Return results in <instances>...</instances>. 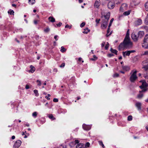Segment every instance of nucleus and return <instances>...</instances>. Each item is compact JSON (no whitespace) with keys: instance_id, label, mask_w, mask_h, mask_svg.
<instances>
[{"instance_id":"38","label":"nucleus","mask_w":148,"mask_h":148,"mask_svg":"<svg viewBox=\"0 0 148 148\" xmlns=\"http://www.w3.org/2000/svg\"><path fill=\"white\" fill-rule=\"evenodd\" d=\"M113 20L114 19H111V20H110V23L108 27H110L111 26L112 23L113 22Z\"/></svg>"},{"instance_id":"40","label":"nucleus","mask_w":148,"mask_h":148,"mask_svg":"<svg viewBox=\"0 0 148 148\" xmlns=\"http://www.w3.org/2000/svg\"><path fill=\"white\" fill-rule=\"evenodd\" d=\"M132 119V117L131 116H129L128 117V120L129 121H131Z\"/></svg>"},{"instance_id":"64","label":"nucleus","mask_w":148,"mask_h":148,"mask_svg":"<svg viewBox=\"0 0 148 148\" xmlns=\"http://www.w3.org/2000/svg\"><path fill=\"white\" fill-rule=\"evenodd\" d=\"M12 6L13 7H16V5L15 4H12Z\"/></svg>"},{"instance_id":"5","label":"nucleus","mask_w":148,"mask_h":148,"mask_svg":"<svg viewBox=\"0 0 148 148\" xmlns=\"http://www.w3.org/2000/svg\"><path fill=\"white\" fill-rule=\"evenodd\" d=\"M147 90L146 88H143L142 90L140 91L139 94L137 95V98L139 99H141L143 96V92Z\"/></svg>"},{"instance_id":"41","label":"nucleus","mask_w":148,"mask_h":148,"mask_svg":"<svg viewBox=\"0 0 148 148\" xmlns=\"http://www.w3.org/2000/svg\"><path fill=\"white\" fill-rule=\"evenodd\" d=\"M90 143L89 142H87L85 145V147H89L90 146Z\"/></svg>"},{"instance_id":"56","label":"nucleus","mask_w":148,"mask_h":148,"mask_svg":"<svg viewBox=\"0 0 148 148\" xmlns=\"http://www.w3.org/2000/svg\"><path fill=\"white\" fill-rule=\"evenodd\" d=\"M105 42H103L102 43V44H101V47H103L104 45H105Z\"/></svg>"},{"instance_id":"12","label":"nucleus","mask_w":148,"mask_h":148,"mask_svg":"<svg viewBox=\"0 0 148 148\" xmlns=\"http://www.w3.org/2000/svg\"><path fill=\"white\" fill-rule=\"evenodd\" d=\"M102 17H104L105 18H109L110 16V13L108 12L106 13H104L102 14Z\"/></svg>"},{"instance_id":"26","label":"nucleus","mask_w":148,"mask_h":148,"mask_svg":"<svg viewBox=\"0 0 148 148\" xmlns=\"http://www.w3.org/2000/svg\"><path fill=\"white\" fill-rule=\"evenodd\" d=\"M110 32V27H108V30L107 31V33L106 34V36L107 37H108V36H110L111 35V33L110 32L109 34H108V33Z\"/></svg>"},{"instance_id":"9","label":"nucleus","mask_w":148,"mask_h":148,"mask_svg":"<svg viewBox=\"0 0 148 148\" xmlns=\"http://www.w3.org/2000/svg\"><path fill=\"white\" fill-rule=\"evenodd\" d=\"M108 6L109 9H112L115 6V3L114 2L110 1L108 4Z\"/></svg>"},{"instance_id":"45","label":"nucleus","mask_w":148,"mask_h":148,"mask_svg":"<svg viewBox=\"0 0 148 148\" xmlns=\"http://www.w3.org/2000/svg\"><path fill=\"white\" fill-rule=\"evenodd\" d=\"M144 22L146 25H148V19H145Z\"/></svg>"},{"instance_id":"11","label":"nucleus","mask_w":148,"mask_h":148,"mask_svg":"<svg viewBox=\"0 0 148 148\" xmlns=\"http://www.w3.org/2000/svg\"><path fill=\"white\" fill-rule=\"evenodd\" d=\"M142 21L141 19H137L134 22V24L135 26H138L142 24Z\"/></svg>"},{"instance_id":"36","label":"nucleus","mask_w":148,"mask_h":148,"mask_svg":"<svg viewBox=\"0 0 148 148\" xmlns=\"http://www.w3.org/2000/svg\"><path fill=\"white\" fill-rule=\"evenodd\" d=\"M36 82L38 83L37 85L38 86H40L41 85V82L39 80H37Z\"/></svg>"},{"instance_id":"24","label":"nucleus","mask_w":148,"mask_h":148,"mask_svg":"<svg viewBox=\"0 0 148 148\" xmlns=\"http://www.w3.org/2000/svg\"><path fill=\"white\" fill-rule=\"evenodd\" d=\"M107 25V23H102L101 25V27L102 28H106Z\"/></svg>"},{"instance_id":"30","label":"nucleus","mask_w":148,"mask_h":148,"mask_svg":"<svg viewBox=\"0 0 148 148\" xmlns=\"http://www.w3.org/2000/svg\"><path fill=\"white\" fill-rule=\"evenodd\" d=\"M50 31V29L49 27H47L46 29H44V31L46 33H47L49 32Z\"/></svg>"},{"instance_id":"47","label":"nucleus","mask_w":148,"mask_h":148,"mask_svg":"<svg viewBox=\"0 0 148 148\" xmlns=\"http://www.w3.org/2000/svg\"><path fill=\"white\" fill-rule=\"evenodd\" d=\"M53 101L54 102H58V99L56 98H54L53 99Z\"/></svg>"},{"instance_id":"33","label":"nucleus","mask_w":148,"mask_h":148,"mask_svg":"<svg viewBox=\"0 0 148 148\" xmlns=\"http://www.w3.org/2000/svg\"><path fill=\"white\" fill-rule=\"evenodd\" d=\"M49 117L51 119H52L53 120H54L55 119V118L54 117L53 115L52 114H50L49 116Z\"/></svg>"},{"instance_id":"53","label":"nucleus","mask_w":148,"mask_h":148,"mask_svg":"<svg viewBox=\"0 0 148 148\" xmlns=\"http://www.w3.org/2000/svg\"><path fill=\"white\" fill-rule=\"evenodd\" d=\"M58 37V36L57 35H56L54 36V38L56 40H57L58 39L57 38V37Z\"/></svg>"},{"instance_id":"28","label":"nucleus","mask_w":148,"mask_h":148,"mask_svg":"<svg viewBox=\"0 0 148 148\" xmlns=\"http://www.w3.org/2000/svg\"><path fill=\"white\" fill-rule=\"evenodd\" d=\"M34 93L35 94V95L36 96H38L39 95V94L38 90H34Z\"/></svg>"},{"instance_id":"15","label":"nucleus","mask_w":148,"mask_h":148,"mask_svg":"<svg viewBox=\"0 0 148 148\" xmlns=\"http://www.w3.org/2000/svg\"><path fill=\"white\" fill-rule=\"evenodd\" d=\"M122 53L123 56L124 57H125L126 56H129L130 54V51H123Z\"/></svg>"},{"instance_id":"54","label":"nucleus","mask_w":148,"mask_h":148,"mask_svg":"<svg viewBox=\"0 0 148 148\" xmlns=\"http://www.w3.org/2000/svg\"><path fill=\"white\" fill-rule=\"evenodd\" d=\"M100 21V19H97L96 20V22L97 23H99V21Z\"/></svg>"},{"instance_id":"35","label":"nucleus","mask_w":148,"mask_h":148,"mask_svg":"<svg viewBox=\"0 0 148 148\" xmlns=\"http://www.w3.org/2000/svg\"><path fill=\"white\" fill-rule=\"evenodd\" d=\"M121 1V0H115V2L116 4L120 3Z\"/></svg>"},{"instance_id":"18","label":"nucleus","mask_w":148,"mask_h":148,"mask_svg":"<svg viewBox=\"0 0 148 148\" xmlns=\"http://www.w3.org/2000/svg\"><path fill=\"white\" fill-rule=\"evenodd\" d=\"M144 34V32L143 31H140L138 33V37L140 38L143 37Z\"/></svg>"},{"instance_id":"61","label":"nucleus","mask_w":148,"mask_h":148,"mask_svg":"<svg viewBox=\"0 0 148 148\" xmlns=\"http://www.w3.org/2000/svg\"><path fill=\"white\" fill-rule=\"evenodd\" d=\"M48 103L47 102L45 104V106L46 107H48Z\"/></svg>"},{"instance_id":"2","label":"nucleus","mask_w":148,"mask_h":148,"mask_svg":"<svg viewBox=\"0 0 148 148\" xmlns=\"http://www.w3.org/2000/svg\"><path fill=\"white\" fill-rule=\"evenodd\" d=\"M142 46L145 49L148 48V34L145 35V36Z\"/></svg>"},{"instance_id":"25","label":"nucleus","mask_w":148,"mask_h":148,"mask_svg":"<svg viewBox=\"0 0 148 148\" xmlns=\"http://www.w3.org/2000/svg\"><path fill=\"white\" fill-rule=\"evenodd\" d=\"M110 51L112 53L117 55V51L116 50L113 49L112 48H111Z\"/></svg>"},{"instance_id":"46","label":"nucleus","mask_w":148,"mask_h":148,"mask_svg":"<svg viewBox=\"0 0 148 148\" xmlns=\"http://www.w3.org/2000/svg\"><path fill=\"white\" fill-rule=\"evenodd\" d=\"M119 76V75L118 73H115L113 75V77H118Z\"/></svg>"},{"instance_id":"29","label":"nucleus","mask_w":148,"mask_h":148,"mask_svg":"<svg viewBox=\"0 0 148 148\" xmlns=\"http://www.w3.org/2000/svg\"><path fill=\"white\" fill-rule=\"evenodd\" d=\"M37 112H35L32 113V115L34 118H36L37 116Z\"/></svg>"},{"instance_id":"7","label":"nucleus","mask_w":148,"mask_h":148,"mask_svg":"<svg viewBox=\"0 0 148 148\" xmlns=\"http://www.w3.org/2000/svg\"><path fill=\"white\" fill-rule=\"evenodd\" d=\"M142 82V85L140 86V87L142 90L143 88H146L147 90L146 87L148 86V84L145 80H143Z\"/></svg>"},{"instance_id":"62","label":"nucleus","mask_w":148,"mask_h":148,"mask_svg":"<svg viewBox=\"0 0 148 148\" xmlns=\"http://www.w3.org/2000/svg\"><path fill=\"white\" fill-rule=\"evenodd\" d=\"M15 138V136H13L12 137V139H14Z\"/></svg>"},{"instance_id":"21","label":"nucleus","mask_w":148,"mask_h":148,"mask_svg":"<svg viewBox=\"0 0 148 148\" xmlns=\"http://www.w3.org/2000/svg\"><path fill=\"white\" fill-rule=\"evenodd\" d=\"M122 69L123 70L126 71H128L130 69V68L127 66H122Z\"/></svg>"},{"instance_id":"39","label":"nucleus","mask_w":148,"mask_h":148,"mask_svg":"<svg viewBox=\"0 0 148 148\" xmlns=\"http://www.w3.org/2000/svg\"><path fill=\"white\" fill-rule=\"evenodd\" d=\"M109 46V45L108 42H107V44L106 45L105 47V49H106L107 50L108 49V47Z\"/></svg>"},{"instance_id":"43","label":"nucleus","mask_w":148,"mask_h":148,"mask_svg":"<svg viewBox=\"0 0 148 148\" xmlns=\"http://www.w3.org/2000/svg\"><path fill=\"white\" fill-rule=\"evenodd\" d=\"M71 27H72L71 25V26H69V25H68L67 24L66 25V26H65V28H69V29H70L71 28Z\"/></svg>"},{"instance_id":"52","label":"nucleus","mask_w":148,"mask_h":148,"mask_svg":"<svg viewBox=\"0 0 148 148\" xmlns=\"http://www.w3.org/2000/svg\"><path fill=\"white\" fill-rule=\"evenodd\" d=\"M31 2H32L31 4L32 5H33L34 4L35 2V0H31Z\"/></svg>"},{"instance_id":"14","label":"nucleus","mask_w":148,"mask_h":148,"mask_svg":"<svg viewBox=\"0 0 148 148\" xmlns=\"http://www.w3.org/2000/svg\"><path fill=\"white\" fill-rule=\"evenodd\" d=\"M129 29H128L127 31L126 36L124 39L125 41L127 40L128 41H130V40L129 35Z\"/></svg>"},{"instance_id":"19","label":"nucleus","mask_w":148,"mask_h":148,"mask_svg":"<svg viewBox=\"0 0 148 148\" xmlns=\"http://www.w3.org/2000/svg\"><path fill=\"white\" fill-rule=\"evenodd\" d=\"M130 13V11H128L126 12H124L123 14L119 16V18L121 17H123V16H127L129 15Z\"/></svg>"},{"instance_id":"37","label":"nucleus","mask_w":148,"mask_h":148,"mask_svg":"<svg viewBox=\"0 0 148 148\" xmlns=\"http://www.w3.org/2000/svg\"><path fill=\"white\" fill-rule=\"evenodd\" d=\"M8 13L9 14H10L11 15V14H13L14 13V12L12 10H10L9 11H8Z\"/></svg>"},{"instance_id":"57","label":"nucleus","mask_w":148,"mask_h":148,"mask_svg":"<svg viewBox=\"0 0 148 148\" xmlns=\"http://www.w3.org/2000/svg\"><path fill=\"white\" fill-rule=\"evenodd\" d=\"M29 88V86L27 85H26L25 86V88L26 89H28Z\"/></svg>"},{"instance_id":"34","label":"nucleus","mask_w":148,"mask_h":148,"mask_svg":"<svg viewBox=\"0 0 148 148\" xmlns=\"http://www.w3.org/2000/svg\"><path fill=\"white\" fill-rule=\"evenodd\" d=\"M61 48L60 51L62 52H64L66 51V49L63 47H62Z\"/></svg>"},{"instance_id":"17","label":"nucleus","mask_w":148,"mask_h":148,"mask_svg":"<svg viewBox=\"0 0 148 148\" xmlns=\"http://www.w3.org/2000/svg\"><path fill=\"white\" fill-rule=\"evenodd\" d=\"M135 105L138 110H141V103L139 102H137L136 103Z\"/></svg>"},{"instance_id":"27","label":"nucleus","mask_w":148,"mask_h":148,"mask_svg":"<svg viewBox=\"0 0 148 148\" xmlns=\"http://www.w3.org/2000/svg\"><path fill=\"white\" fill-rule=\"evenodd\" d=\"M145 9L147 11H148V1L147 2L145 5Z\"/></svg>"},{"instance_id":"42","label":"nucleus","mask_w":148,"mask_h":148,"mask_svg":"<svg viewBox=\"0 0 148 148\" xmlns=\"http://www.w3.org/2000/svg\"><path fill=\"white\" fill-rule=\"evenodd\" d=\"M85 24V23L84 22H83L81 24L80 27H82L84 26Z\"/></svg>"},{"instance_id":"59","label":"nucleus","mask_w":148,"mask_h":148,"mask_svg":"<svg viewBox=\"0 0 148 148\" xmlns=\"http://www.w3.org/2000/svg\"><path fill=\"white\" fill-rule=\"evenodd\" d=\"M75 143H79V141L78 140H75Z\"/></svg>"},{"instance_id":"8","label":"nucleus","mask_w":148,"mask_h":148,"mask_svg":"<svg viewBox=\"0 0 148 148\" xmlns=\"http://www.w3.org/2000/svg\"><path fill=\"white\" fill-rule=\"evenodd\" d=\"M21 141L20 140H18L16 141L15 143L14 146V148H18L21 145Z\"/></svg>"},{"instance_id":"16","label":"nucleus","mask_w":148,"mask_h":148,"mask_svg":"<svg viewBox=\"0 0 148 148\" xmlns=\"http://www.w3.org/2000/svg\"><path fill=\"white\" fill-rule=\"evenodd\" d=\"M100 0H96L95 3V6L97 8H98L100 5Z\"/></svg>"},{"instance_id":"63","label":"nucleus","mask_w":148,"mask_h":148,"mask_svg":"<svg viewBox=\"0 0 148 148\" xmlns=\"http://www.w3.org/2000/svg\"><path fill=\"white\" fill-rule=\"evenodd\" d=\"M82 58H79L78 59V60L79 61H81L82 60Z\"/></svg>"},{"instance_id":"58","label":"nucleus","mask_w":148,"mask_h":148,"mask_svg":"<svg viewBox=\"0 0 148 148\" xmlns=\"http://www.w3.org/2000/svg\"><path fill=\"white\" fill-rule=\"evenodd\" d=\"M55 19H51L50 21L51 22H53L55 21Z\"/></svg>"},{"instance_id":"31","label":"nucleus","mask_w":148,"mask_h":148,"mask_svg":"<svg viewBox=\"0 0 148 148\" xmlns=\"http://www.w3.org/2000/svg\"><path fill=\"white\" fill-rule=\"evenodd\" d=\"M93 57V58H92L90 59V60L92 61H95L97 59V57L95 55H94Z\"/></svg>"},{"instance_id":"50","label":"nucleus","mask_w":148,"mask_h":148,"mask_svg":"<svg viewBox=\"0 0 148 148\" xmlns=\"http://www.w3.org/2000/svg\"><path fill=\"white\" fill-rule=\"evenodd\" d=\"M143 55H148V51H145Z\"/></svg>"},{"instance_id":"4","label":"nucleus","mask_w":148,"mask_h":148,"mask_svg":"<svg viewBox=\"0 0 148 148\" xmlns=\"http://www.w3.org/2000/svg\"><path fill=\"white\" fill-rule=\"evenodd\" d=\"M143 64L144 66L143 68L146 71H148V60H145L143 62Z\"/></svg>"},{"instance_id":"55","label":"nucleus","mask_w":148,"mask_h":148,"mask_svg":"<svg viewBox=\"0 0 148 148\" xmlns=\"http://www.w3.org/2000/svg\"><path fill=\"white\" fill-rule=\"evenodd\" d=\"M38 22V21L37 20H35L34 21V23L35 24H37Z\"/></svg>"},{"instance_id":"44","label":"nucleus","mask_w":148,"mask_h":148,"mask_svg":"<svg viewBox=\"0 0 148 148\" xmlns=\"http://www.w3.org/2000/svg\"><path fill=\"white\" fill-rule=\"evenodd\" d=\"M50 96V95L49 94H48L47 95V96H45V98L47 99L48 100H49L50 99V98L48 97Z\"/></svg>"},{"instance_id":"1","label":"nucleus","mask_w":148,"mask_h":148,"mask_svg":"<svg viewBox=\"0 0 148 148\" xmlns=\"http://www.w3.org/2000/svg\"><path fill=\"white\" fill-rule=\"evenodd\" d=\"M132 43L130 41H128L124 40L123 43H121L118 47L119 50L120 51L125 48H129L132 47Z\"/></svg>"},{"instance_id":"10","label":"nucleus","mask_w":148,"mask_h":148,"mask_svg":"<svg viewBox=\"0 0 148 148\" xmlns=\"http://www.w3.org/2000/svg\"><path fill=\"white\" fill-rule=\"evenodd\" d=\"M131 37L132 39L134 42L137 41L139 38L138 36L135 34L134 33L132 34Z\"/></svg>"},{"instance_id":"32","label":"nucleus","mask_w":148,"mask_h":148,"mask_svg":"<svg viewBox=\"0 0 148 148\" xmlns=\"http://www.w3.org/2000/svg\"><path fill=\"white\" fill-rule=\"evenodd\" d=\"M99 143L100 145H101L103 148H104L105 146L103 144L102 142L101 141H99Z\"/></svg>"},{"instance_id":"20","label":"nucleus","mask_w":148,"mask_h":148,"mask_svg":"<svg viewBox=\"0 0 148 148\" xmlns=\"http://www.w3.org/2000/svg\"><path fill=\"white\" fill-rule=\"evenodd\" d=\"M31 68L30 69L29 71V72H31L32 73H33L35 70V67L33 66L32 65H31L30 66Z\"/></svg>"},{"instance_id":"3","label":"nucleus","mask_w":148,"mask_h":148,"mask_svg":"<svg viewBox=\"0 0 148 148\" xmlns=\"http://www.w3.org/2000/svg\"><path fill=\"white\" fill-rule=\"evenodd\" d=\"M137 72V71L136 70L135 71L133 70L132 71L131 73H132V74L130 78V80L131 82H134L137 78L136 75Z\"/></svg>"},{"instance_id":"51","label":"nucleus","mask_w":148,"mask_h":148,"mask_svg":"<svg viewBox=\"0 0 148 148\" xmlns=\"http://www.w3.org/2000/svg\"><path fill=\"white\" fill-rule=\"evenodd\" d=\"M65 66V63H62L61 65L60 66V67H64Z\"/></svg>"},{"instance_id":"60","label":"nucleus","mask_w":148,"mask_h":148,"mask_svg":"<svg viewBox=\"0 0 148 148\" xmlns=\"http://www.w3.org/2000/svg\"><path fill=\"white\" fill-rule=\"evenodd\" d=\"M135 50H131V51H130V53H134V52H135Z\"/></svg>"},{"instance_id":"13","label":"nucleus","mask_w":148,"mask_h":148,"mask_svg":"<svg viewBox=\"0 0 148 148\" xmlns=\"http://www.w3.org/2000/svg\"><path fill=\"white\" fill-rule=\"evenodd\" d=\"M83 128L85 130H89L91 128V126L90 125H87L84 124L83 125Z\"/></svg>"},{"instance_id":"23","label":"nucleus","mask_w":148,"mask_h":148,"mask_svg":"<svg viewBox=\"0 0 148 148\" xmlns=\"http://www.w3.org/2000/svg\"><path fill=\"white\" fill-rule=\"evenodd\" d=\"M83 146V144L82 143L78 144L76 146V148H81Z\"/></svg>"},{"instance_id":"49","label":"nucleus","mask_w":148,"mask_h":148,"mask_svg":"<svg viewBox=\"0 0 148 148\" xmlns=\"http://www.w3.org/2000/svg\"><path fill=\"white\" fill-rule=\"evenodd\" d=\"M113 56H114V55L113 54H110V53L108 54V57H111Z\"/></svg>"},{"instance_id":"48","label":"nucleus","mask_w":148,"mask_h":148,"mask_svg":"<svg viewBox=\"0 0 148 148\" xmlns=\"http://www.w3.org/2000/svg\"><path fill=\"white\" fill-rule=\"evenodd\" d=\"M62 24V23L60 22L58 24H57V25L58 27H60L61 26Z\"/></svg>"},{"instance_id":"22","label":"nucleus","mask_w":148,"mask_h":148,"mask_svg":"<svg viewBox=\"0 0 148 148\" xmlns=\"http://www.w3.org/2000/svg\"><path fill=\"white\" fill-rule=\"evenodd\" d=\"M84 31L83 32V33L84 34H87L90 31V30L87 27L84 29Z\"/></svg>"},{"instance_id":"6","label":"nucleus","mask_w":148,"mask_h":148,"mask_svg":"<svg viewBox=\"0 0 148 148\" xmlns=\"http://www.w3.org/2000/svg\"><path fill=\"white\" fill-rule=\"evenodd\" d=\"M127 8V5L126 3L122 4L120 7V11L121 12H123L124 11L126 10Z\"/></svg>"}]
</instances>
